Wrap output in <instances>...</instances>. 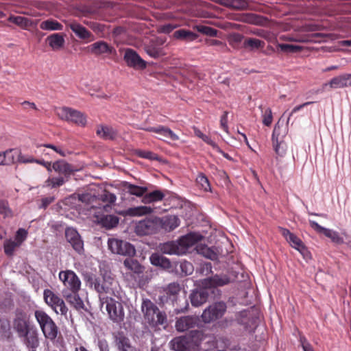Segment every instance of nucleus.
<instances>
[{
    "label": "nucleus",
    "instance_id": "f257e3e1",
    "mask_svg": "<svg viewBox=\"0 0 351 351\" xmlns=\"http://www.w3.org/2000/svg\"><path fill=\"white\" fill-rule=\"evenodd\" d=\"M117 285L115 280H104L101 285H95V288L99 293L102 308H105L111 320L114 322H121L124 319L125 313L122 304L116 301L110 296H105L104 293L110 295L114 294V289Z\"/></svg>",
    "mask_w": 351,
    "mask_h": 351
},
{
    "label": "nucleus",
    "instance_id": "f03ea898",
    "mask_svg": "<svg viewBox=\"0 0 351 351\" xmlns=\"http://www.w3.org/2000/svg\"><path fill=\"white\" fill-rule=\"evenodd\" d=\"M141 311L145 322L152 326L162 325L167 321L165 313L160 311L149 299L143 300Z\"/></svg>",
    "mask_w": 351,
    "mask_h": 351
},
{
    "label": "nucleus",
    "instance_id": "7ed1b4c3",
    "mask_svg": "<svg viewBox=\"0 0 351 351\" xmlns=\"http://www.w3.org/2000/svg\"><path fill=\"white\" fill-rule=\"evenodd\" d=\"M34 315L44 337L50 341H54L59 333V330L52 318L41 310L36 311Z\"/></svg>",
    "mask_w": 351,
    "mask_h": 351
},
{
    "label": "nucleus",
    "instance_id": "20e7f679",
    "mask_svg": "<svg viewBox=\"0 0 351 351\" xmlns=\"http://www.w3.org/2000/svg\"><path fill=\"white\" fill-rule=\"evenodd\" d=\"M28 231L25 228H19L13 237L6 239L3 242L4 252L7 256H12L26 241Z\"/></svg>",
    "mask_w": 351,
    "mask_h": 351
},
{
    "label": "nucleus",
    "instance_id": "39448f33",
    "mask_svg": "<svg viewBox=\"0 0 351 351\" xmlns=\"http://www.w3.org/2000/svg\"><path fill=\"white\" fill-rule=\"evenodd\" d=\"M46 304L50 306L56 314L66 315L68 308L64 300L50 289H45L43 293Z\"/></svg>",
    "mask_w": 351,
    "mask_h": 351
},
{
    "label": "nucleus",
    "instance_id": "423d86ee",
    "mask_svg": "<svg viewBox=\"0 0 351 351\" xmlns=\"http://www.w3.org/2000/svg\"><path fill=\"white\" fill-rule=\"evenodd\" d=\"M108 247L112 253L122 256H134L136 253L134 247L130 243L116 239L108 240Z\"/></svg>",
    "mask_w": 351,
    "mask_h": 351
},
{
    "label": "nucleus",
    "instance_id": "0eeeda50",
    "mask_svg": "<svg viewBox=\"0 0 351 351\" xmlns=\"http://www.w3.org/2000/svg\"><path fill=\"white\" fill-rule=\"evenodd\" d=\"M60 280L66 288L63 291L78 292L81 287V281L77 274L72 270L60 271L58 274Z\"/></svg>",
    "mask_w": 351,
    "mask_h": 351
},
{
    "label": "nucleus",
    "instance_id": "6e6552de",
    "mask_svg": "<svg viewBox=\"0 0 351 351\" xmlns=\"http://www.w3.org/2000/svg\"><path fill=\"white\" fill-rule=\"evenodd\" d=\"M279 230L289 245L297 250L305 259L311 258L310 252L300 238L287 228L280 227Z\"/></svg>",
    "mask_w": 351,
    "mask_h": 351
},
{
    "label": "nucleus",
    "instance_id": "1a4fd4ad",
    "mask_svg": "<svg viewBox=\"0 0 351 351\" xmlns=\"http://www.w3.org/2000/svg\"><path fill=\"white\" fill-rule=\"evenodd\" d=\"M226 311V305L224 302H217L209 306L204 311L202 315L203 321L209 323L221 317Z\"/></svg>",
    "mask_w": 351,
    "mask_h": 351
},
{
    "label": "nucleus",
    "instance_id": "9d476101",
    "mask_svg": "<svg viewBox=\"0 0 351 351\" xmlns=\"http://www.w3.org/2000/svg\"><path fill=\"white\" fill-rule=\"evenodd\" d=\"M157 217L146 219L140 221L136 226V232L140 235H146L154 233L158 229Z\"/></svg>",
    "mask_w": 351,
    "mask_h": 351
},
{
    "label": "nucleus",
    "instance_id": "9b49d317",
    "mask_svg": "<svg viewBox=\"0 0 351 351\" xmlns=\"http://www.w3.org/2000/svg\"><path fill=\"white\" fill-rule=\"evenodd\" d=\"M165 40L162 38H158L155 40H152L148 45H145V50L148 56L154 58H158L166 54L163 44Z\"/></svg>",
    "mask_w": 351,
    "mask_h": 351
},
{
    "label": "nucleus",
    "instance_id": "f8f14e48",
    "mask_svg": "<svg viewBox=\"0 0 351 351\" xmlns=\"http://www.w3.org/2000/svg\"><path fill=\"white\" fill-rule=\"evenodd\" d=\"M66 241L71 244L73 248L78 253L84 250V243L77 231L73 228H68L65 230Z\"/></svg>",
    "mask_w": 351,
    "mask_h": 351
},
{
    "label": "nucleus",
    "instance_id": "ddd939ff",
    "mask_svg": "<svg viewBox=\"0 0 351 351\" xmlns=\"http://www.w3.org/2000/svg\"><path fill=\"white\" fill-rule=\"evenodd\" d=\"M280 126L276 125L272 134V143L274 151L278 156L284 157L287 151V143L279 137L280 136Z\"/></svg>",
    "mask_w": 351,
    "mask_h": 351
},
{
    "label": "nucleus",
    "instance_id": "4468645a",
    "mask_svg": "<svg viewBox=\"0 0 351 351\" xmlns=\"http://www.w3.org/2000/svg\"><path fill=\"white\" fill-rule=\"evenodd\" d=\"M124 60L129 66L138 69H144L146 67L145 61L133 49H128L125 50Z\"/></svg>",
    "mask_w": 351,
    "mask_h": 351
},
{
    "label": "nucleus",
    "instance_id": "2eb2a0df",
    "mask_svg": "<svg viewBox=\"0 0 351 351\" xmlns=\"http://www.w3.org/2000/svg\"><path fill=\"white\" fill-rule=\"evenodd\" d=\"M311 226L317 232L323 233L326 237L330 238L331 241L334 243L341 244L343 243V239L341 237L339 233L332 230L324 228L319 225L315 221L310 220L309 221Z\"/></svg>",
    "mask_w": 351,
    "mask_h": 351
},
{
    "label": "nucleus",
    "instance_id": "dca6fc26",
    "mask_svg": "<svg viewBox=\"0 0 351 351\" xmlns=\"http://www.w3.org/2000/svg\"><path fill=\"white\" fill-rule=\"evenodd\" d=\"M68 26L73 32L80 39L86 40L88 42L95 40L93 34L84 26L76 21H72L68 24Z\"/></svg>",
    "mask_w": 351,
    "mask_h": 351
},
{
    "label": "nucleus",
    "instance_id": "f3484780",
    "mask_svg": "<svg viewBox=\"0 0 351 351\" xmlns=\"http://www.w3.org/2000/svg\"><path fill=\"white\" fill-rule=\"evenodd\" d=\"M202 237L198 233H189L178 240L180 250L183 251V254L186 252L189 248L195 245L202 239Z\"/></svg>",
    "mask_w": 351,
    "mask_h": 351
},
{
    "label": "nucleus",
    "instance_id": "a211bd4d",
    "mask_svg": "<svg viewBox=\"0 0 351 351\" xmlns=\"http://www.w3.org/2000/svg\"><path fill=\"white\" fill-rule=\"evenodd\" d=\"M202 289L193 291L191 294V302L193 306H199L207 301L210 289L202 286Z\"/></svg>",
    "mask_w": 351,
    "mask_h": 351
},
{
    "label": "nucleus",
    "instance_id": "6ab92c4d",
    "mask_svg": "<svg viewBox=\"0 0 351 351\" xmlns=\"http://www.w3.org/2000/svg\"><path fill=\"white\" fill-rule=\"evenodd\" d=\"M64 37V34L54 33L46 38V42L53 51H60L65 45Z\"/></svg>",
    "mask_w": 351,
    "mask_h": 351
},
{
    "label": "nucleus",
    "instance_id": "aec40b11",
    "mask_svg": "<svg viewBox=\"0 0 351 351\" xmlns=\"http://www.w3.org/2000/svg\"><path fill=\"white\" fill-rule=\"evenodd\" d=\"M198 322V319L192 316H184L179 318L176 323V328L179 332H184L195 327Z\"/></svg>",
    "mask_w": 351,
    "mask_h": 351
},
{
    "label": "nucleus",
    "instance_id": "412c9836",
    "mask_svg": "<svg viewBox=\"0 0 351 351\" xmlns=\"http://www.w3.org/2000/svg\"><path fill=\"white\" fill-rule=\"evenodd\" d=\"M158 228H161L166 231H171L176 228L180 225V219L177 216L171 215L162 218L157 217Z\"/></svg>",
    "mask_w": 351,
    "mask_h": 351
},
{
    "label": "nucleus",
    "instance_id": "4be33fe9",
    "mask_svg": "<svg viewBox=\"0 0 351 351\" xmlns=\"http://www.w3.org/2000/svg\"><path fill=\"white\" fill-rule=\"evenodd\" d=\"M319 34H293L289 35H282L280 37V39L284 41L296 42L301 43H311L315 40L314 38L317 36Z\"/></svg>",
    "mask_w": 351,
    "mask_h": 351
},
{
    "label": "nucleus",
    "instance_id": "5701e85b",
    "mask_svg": "<svg viewBox=\"0 0 351 351\" xmlns=\"http://www.w3.org/2000/svg\"><path fill=\"white\" fill-rule=\"evenodd\" d=\"M230 282L229 278L226 276H215L211 278L204 279L202 282V286H204L210 289L215 287L223 286Z\"/></svg>",
    "mask_w": 351,
    "mask_h": 351
},
{
    "label": "nucleus",
    "instance_id": "b1692460",
    "mask_svg": "<svg viewBox=\"0 0 351 351\" xmlns=\"http://www.w3.org/2000/svg\"><path fill=\"white\" fill-rule=\"evenodd\" d=\"M62 294L67 302L76 310L80 311L84 308V302L80 298L77 292L67 293V291H63Z\"/></svg>",
    "mask_w": 351,
    "mask_h": 351
},
{
    "label": "nucleus",
    "instance_id": "393cba45",
    "mask_svg": "<svg viewBox=\"0 0 351 351\" xmlns=\"http://www.w3.org/2000/svg\"><path fill=\"white\" fill-rule=\"evenodd\" d=\"M332 88L351 86V74H343L333 77L328 83Z\"/></svg>",
    "mask_w": 351,
    "mask_h": 351
},
{
    "label": "nucleus",
    "instance_id": "a878e982",
    "mask_svg": "<svg viewBox=\"0 0 351 351\" xmlns=\"http://www.w3.org/2000/svg\"><path fill=\"white\" fill-rule=\"evenodd\" d=\"M189 351H194L197 349L201 342L204 339V335L201 331L191 332L186 336Z\"/></svg>",
    "mask_w": 351,
    "mask_h": 351
},
{
    "label": "nucleus",
    "instance_id": "bb28decb",
    "mask_svg": "<svg viewBox=\"0 0 351 351\" xmlns=\"http://www.w3.org/2000/svg\"><path fill=\"white\" fill-rule=\"evenodd\" d=\"M153 212V209L149 206H140L130 208L123 212V215L130 217H142L150 214Z\"/></svg>",
    "mask_w": 351,
    "mask_h": 351
},
{
    "label": "nucleus",
    "instance_id": "cd10ccee",
    "mask_svg": "<svg viewBox=\"0 0 351 351\" xmlns=\"http://www.w3.org/2000/svg\"><path fill=\"white\" fill-rule=\"evenodd\" d=\"M40 28L44 31H61L63 29V25L58 21L53 19H48L40 22Z\"/></svg>",
    "mask_w": 351,
    "mask_h": 351
},
{
    "label": "nucleus",
    "instance_id": "c85d7f7f",
    "mask_svg": "<svg viewBox=\"0 0 351 351\" xmlns=\"http://www.w3.org/2000/svg\"><path fill=\"white\" fill-rule=\"evenodd\" d=\"M8 20L23 29H28L34 25L32 20L21 16L10 15Z\"/></svg>",
    "mask_w": 351,
    "mask_h": 351
},
{
    "label": "nucleus",
    "instance_id": "c756f323",
    "mask_svg": "<svg viewBox=\"0 0 351 351\" xmlns=\"http://www.w3.org/2000/svg\"><path fill=\"white\" fill-rule=\"evenodd\" d=\"M161 251L167 254L182 255L183 251L180 250L178 241L176 242H168L162 244L160 247Z\"/></svg>",
    "mask_w": 351,
    "mask_h": 351
},
{
    "label": "nucleus",
    "instance_id": "7c9ffc66",
    "mask_svg": "<svg viewBox=\"0 0 351 351\" xmlns=\"http://www.w3.org/2000/svg\"><path fill=\"white\" fill-rule=\"evenodd\" d=\"M69 122H72L80 127H85L87 123L86 116L80 111L72 109Z\"/></svg>",
    "mask_w": 351,
    "mask_h": 351
},
{
    "label": "nucleus",
    "instance_id": "2f4dec72",
    "mask_svg": "<svg viewBox=\"0 0 351 351\" xmlns=\"http://www.w3.org/2000/svg\"><path fill=\"white\" fill-rule=\"evenodd\" d=\"M171 347L176 351H189V346L186 336L178 337L173 339L171 342Z\"/></svg>",
    "mask_w": 351,
    "mask_h": 351
},
{
    "label": "nucleus",
    "instance_id": "473e14b6",
    "mask_svg": "<svg viewBox=\"0 0 351 351\" xmlns=\"http://www.w3.org/2000/svg\"><path fill=\"white\" fill-rule=\"evenodd\" d=\"M90 47L91 52L96 55L110 53L112 51V48L106 43L103 41L96 42L91 45Z\"/></svg>",
    "mask_w": 351,
    "mask_h": 351
},
{
    "label": "nucleus",
    "instance_id": "72a5a7b5",
    "mask_svg": "<svg viewBox=\"0 0 351 351\" xmlns=\"http://www.w3.org/2000/svg\"><path fill=\"white\" fill-rule=\"evenodd\" d=\"M149 259L152 265L164 269L170 268L171 266L170 261L167 258L158 254H153Z\"/></svg>",
    "mask_w": 351,
    "mask_h": 351
},
{
    "label": "nucleus",
    "instance_id": "f704fd0d",
    "mask_svg": "<svg viewBox=\"0 0 351 351\" xmlns=\"http://www.w3.org/2000/svg\"><path fill=\"white\" fill-rule=\"evenodd\" d=\"M52 170L64 176H69L73 172L70 165L64 161H56L52 164Z\"/></svg>",
    "mask_w": 351,
    "mask_h": 351
},
{
    "label": "nucleus",
    "instance_id": "c9c22d12",
    "mask_svg": "<svg viewBox=\"0 0 351 351\" xmlns=\"http://www.w3.org/2000/svg\"><path fill=\"white\" fill-rule=\"evenodd\" d=\"M14 326L21 335H26L28 330V324L26 315H21L14 319Z\"/></svg>",
    "mask_w": 351,
    "mask_h": 351
},
{
    "label": "nucleus",
    "instance_id": "e433bc0d",
    "mask_svg": "<svg viewBox=\"0 0 351 351\" xmlns=\"http://www.w3.org/2000/svg\"><path fill=\"white\" fill-rule=\"evenodd\" d=\"M115 343L119 351H134V348L130 345L129 339L121 335L116 337Z\"/></svg>",
    "mask_w": 351,
    "mask_h": 351
},
{
    "label": "nucleus",
    "instance_id": "4c0bfd02",
    "mask_svg": "<svg viewBox=\"0 0 351 351\" xmlns=\"http://www.w3.org/2000/svg\"><path fill=\"white\" fill-rule=\"evenodd\" d=\"M197 35L186 29H179L173 33V37L176 39L184 40L186 41H193L197 38Z\"/></svg>",
    "mask_w": 351,
    "mask_h": 351
},
{
    "label": "nucleus",
    "instance_id": "58836bf2",
    "mask_svg": "<svg viewBox=\"0 0 351 351\" xmlns=\"http://www.w3.org/2000/svg\"><path fill=\"white\" fill-rule=\"evenodd\" d=\"M123 186L128 193H129L130 195H136L137 197L143 196L147 191L146 187L138 186L128 182H125L123 184Z\"/></svg>",
    "mask_w": 351,
    "mask_h": 351
},
{
    "label": "nucleus",
    "instance_id": "ea45409f",
    "mask_svg": "<svg viewBox=\"0 0 351 351\" xmlns=\"http://www.w3.org/2000/svg\"><path fill=\"white\" fill-rule=\"evenodd\" d=\"M196 250L198 254L213 261L216 260L218 257L217 253L213 249L206 245H198L196 247Z\"/></svg>",
    "mask_w": 351,
    "mask_h": 351
},
{
    "label": "nucleus",
    "instance_id": "a19ab883",
    "mask_svg": "<svg viewBox=\"0 0 351 351\" xmlns=\"http://www.w3.org/2000/svg\"><path fill=\"white\" fill-rule=\"evenodd\" d=\"M96 133L99 137L104 139L113 138L116 134L114 130L112 128L106 125L98 126Z\"/></svg>",
    "mask_w": 351,
    "mask_h": 351
},
{
    "label": "nucleus",
    "instance_id": "79ce46f5",
    "mask_svg": "<svg viewBox=\"0 0 351 351\" xmlns=\"http://www.w3.org/2000/svg\"><path fill=\"white\" fill-rule=\"evenodd\" d=\"M165 197L163 193L156 190L143 196L142 202L144 204H150L162 200Z\"/></svg>",
    "mask_w": 351,
    "mask_h": 351
},
{
    "label": "nucleus",
    "instance_id": "37998d69",
    "mask_svg": "<svg viewBox=\"0 0 351 351\" xmlns=\"http://www.w3.org/2000/svg\"><path fill=\"white\" fill-rule=\"evenodd\" d=\"M5 164L9 165L16 162V161L20 162L21 152L17 149H11L4 152Z\"/></svg>",
    "mask_w": 351,
    "mask_h": 351
},
{
    "label": "nucleus",
    "instance_id": "c03bdc74",
    "mask_svg": "<svg viewBox=\"0 0 351 351\" xmlns=\"http://www.w3.org/2000/svg\"><path fill=\"white\" fill-rule=\"evenodd\" d=\"M123 265L126 269L134 274H141L143 271V267L139 263L132 258H126L123 262Z\"/></svg>",
    "mask_w": 351,
    "mask_h": 351
},
{
    "label": "nucleus",
    "instance_id": "a18cd8bd",
    "mask_svg": "<svg viewBox=\"0 0 351 351\" xmlns=\"http://www.w3.org/2000/svg\"><path fill=\"white\" fill-rule=\"evenodd\" d=\"M100 223L102 226L108 229H111L117 226L119 223V218L115 215H106L101 219Z\"/></svg>",
    "mask_w": 351,
    "mask_h": 351
},
{
    "label": "nucleus",
    "instance_id": "49530a36",
    "mask_svg": "<svg viewBox=\"0 0 351 351\" xmlns=\"http://www.w3.org/2000/svg\"><path fill=\"white\" fill-rule=\"evenodd\" d=\"M193 131L195 135L201 138L202 141H204L207 144L211 145L213 148H215L217 151H220L219 147L217 146V145L207 135L204 134L198 128L194 127Z\"/></svg>",
    "mask_w": 351,
    "mask_h": 351
},
{
    "label": "nucleus",
    "instance_id": "de8ad7c7",
    "mask_svg": "<svg viewBox=\"0 0 351 351\" xmlns=\"http://www.w3.org/2000/svg\"><path fill=\"white\" fill-rule=\"evenodd\" d=\"M244 46L251 50L262 49L265 46L263 41L257 38H248L244 42Z\"/></svg>",
    "mask_w": 351,
    "mask_h": 351
},
{
    "label": "nucleus",
    "instance_id": "09e8293b",
    "mask_svg": "<svg viewBox=\"0 0 351 351\" xmlns=\"http://www.w3.org/2000/svg\"><path fill=\"white\" fill-rule=\"evenodd\" d=\"M277 47L286 53H298L303 50V47L297 45L278 44Z\"/></svg>",
    "mask_w": 351,
    "mask_h": 351
},
{
    "label": "nucleus",
    "instance_id": "8fccbe9b",
    "mask_svg": "<svg viewBox=\"0 0 351 351\" xmlns=\"http://www.w3.org/2000/svg\"><path fill=\"white\" fill-rule=\"evenodd\" d=\"M64 179L61 177L49 178L45 182V186L50 188H56L64 184Z\"/></svg>",
    "mask_w": 351,
    "mask_h": 351
},
{
    "label": "nucleus",
    "instance_id": "3c124183",
    "mask_svg": "<svg viewBox=\"0 0 351 351\" xmlns=\"http://www.w3.org/2000/svg\"><path fill=\"white\" fill-rule=\"evenodd\" d=\"M72 108L60 107L56 109V114L62 120L69 121Z\"/></svg>",
    "mask_w": 351,
    "mask_h": 351
},
{
    "label": "nucleus",
    "instance_id": "603ef678",
    "mask_svg": "<svg viewBox=\"0 0 351 351\" xmlns=\"http://www.w3.org/2000/svg\"><path fill=\"white\" fill-rule=\"evenodd\" d=\"M218 1L221 5L234 9H241L244 6V3L241 0H218Z\"/></svg>",
    "mask_w": 351,
    "mask_h": 351
},
{
    "label": "nucleus",
    "instance_id": "864d4df0",
    "mask_svg": "<svg viewBox=\"0 0 351 351\" xmlns=\"http://www.w3.org/2000/svg\"><path fill=\"white\" fill-rule=\"evenodd\" d=\"M193 28L197 29L199 32L210 36H216L217 34V31L215 29L208 26L195 25Z\"/></svg>",
    "mask_w": 351,
    "mask_h": 351
},
{
    "label": "nucleus",
    "instance_id": "5fc2aeb1",
    "mask_svg": "<svg viewBox=\"0 0 351 351\" xmlns=\"http://www.w3.org/2000/svg\"><path fill=\"white\" fill-rule=\"evenodd\" d=\"M0 215L3 217H11L13 215L12 211L9 206L8 202L5 200L0 201Z\"/></svg>",
    "mask_w": 351,
    "mask_h": 351
},
{
    "label": "nucleus",
    "instance_id": "6e6d98bb",
    "mask_svg": "<svg viewBox=\"0 0 351 351\" xmlns=\"http://www.w3.org/2000/svg\"><path fill=\"white\" fill-rule=\"evenodd\" d=\"M10 322L6 319H0V334L4 337H9L10 334Z\"/></svg>",
    "mask_w": 351,
    "mask_h": 351
},
{
    "label": "nucleus",
    "instance_id": "4d7b16f0",
    "mask_svg": "<svg viewBox=\"0 0 351 351\" xmlns=\"http://www.w3.org/2000/svg\"><path fill=\"white\" fill-rule=\"evenodd\" d=\"M196 180L197 183L201 186L204 191H208L210 190V186L208 180L204 175L199 174Z\"/></svg>",
    "mask_w": 351,
    "mask_h": 351
},
{
    "label": "nucleus",
    "instance_id": "13d9d810",
    "mask_svg": "<svg viewBox=\"0 0 351 351\" xmlns=\"http://www.w3.org/2000/svg\"><path fill=\"white\" fill-rule=\"evenodd\" d=\"M160 136L161 137H160V138L161 139H163L164 138H170L172 141H177L179 139L178 135H176L172 130L167 128H164L163 130H162Z\"/></svg>",
    "mask_w": 351,
    "mask_h": 351
},
{
    "label": "nucleus",
    "instance_id": "bf43d9fd",
    "mask_svg": "<svg viewBox=\"0 0 351 351\" xmlns=\"http://www.w3.org/2000/svg\"><path fill=\"white\" fill-rule=\"evenodd\" d=\"M273 120L272 112L270 108H266L263 114V123L267 126H269Z\"/></svg>",
    "mask_w": 351,
    "mask_h": 351
},
{
    "label": "nucleus",
    "instance_id": "052dcab7",
    "mask_svg": "<svg viewBox=\"0 0 351 351\" xmlns=\"http://www.w3.org/2000/svg\"><path fill=\"white\" fill-rule=\"evenodd\" d=\"M180 268L182 271L185 275L191 274L193 271V267L189 262L184 261L180 264Z\"/></svg>",
    "mask_w": 351,
    "mask_h": 351
},
{
    "label": "nucleus",
    "instance_id": "680f3d73",
    "mask_svg": "<svg viewBox=\"0 0 351 351\" xmlns=\"http://www.w3.org/2000/svg\"><path fill=\"white\" fill-rule=\"evenodd\" d=\"M136 154L138 156L144 158H148L151 160H157L158 157L156 154H153L151 152L149 151H144V150H138L136 152Z\"/></svg>",
    "mask_w": 351,
    "mask_h": 351
},
{
    "label": "nucleus",
    "instance_id": "e2e57ef3",
    "mask_svg": "<svg viewBox=\"0 0 351 351\" xmlns=\"http://www.w3.org/2000/svg\"><path fill=\"white\" fill-rule=\"evenodd\" d=\"M101 199L104 202H107L110 204H113L117 200V197L114 194L111 193L108 191H105L104 193L101 195Z\"/></svg>",
    "mask_w": 351,
    "mask_h": 351
},
{
    "label": "nucleus",
    "instance_id": "0e129e2a",
    "mask_svg": "<svg viewBox=\"0 0 351 351\" xmlns=\"http://www.w3.org/2000/svg\"><path fill=\"white\" fill-rule=\"evenodd\" d=\"M37 147H47V148H50V149L54 150L56 153L60 154L61 156H66V152L63 149H62L60 147L55 146L52 144L40 145H38Z\"/></svg>",
    "mask_w": 351,
    "mask_h": 351
},
{
    "label": "nucleus",
    "instance_id": "69168bd1",
    "mask_svg": "<svg viewBox=\"0 0 351 351\" xmlns=\"http://www.w3.org/2000/svg\"><path fill=\"white\" fill-rule=\"evenodd\" d=\"M27 344L32 348H37L38 346L39 342L37 336H32L27 338Z\"/></svg>",
    "mask_w": 351,
    "mask_h": 351
},
{
    "label": "nucleus",
    "instance_id": "338daca9",
    "mask_svg": "<svg viewBox=\"0 0 351 351\" xmlns=\"http://www.w3.org/2000/svg\"><path fill=\"white\" fill-rule=\"evenodd\" d=\"M167 291L171 294L176 295L180 291V288L179 285L176 283H172L168 286Z\"/></svg>",
    "mask_w": 351,
    "mask_h": 351
},
{
    "label": "nucleus",
    "instance_id": "774afa93",
    "mask_svg": "<svg viewBox=\"0 0 351 351\" xmlns=\"http://www.w3.org/2000/svg\"><path fill=\"white\" fill-rule=\"evenodd\" d=\"M21 106L23 107V108L26 110H37L36 105L34 102H30L28 101H25L21 103Z\"/></svg>",
    "mask_w": 351,
    "mask_h": 351
}]
</instances>
